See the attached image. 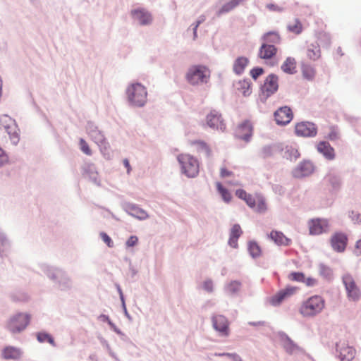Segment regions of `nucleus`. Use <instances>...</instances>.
Listing matches in <instances>:
<instances>
[{
  "mask_svg": "<svg viewBox=\"0 0 361 361\" xmlns=\"http://www.w3.org/2000/svg\"><path fill=\"white\" fill-rule=\"evenodd\" d=\"M325 306V300L321 295H314L301 302L298 312L303 317L312 318L322 313Z\"/></svg>",
  "mask_w": 361,
  "mask_h": 361,
  "instance_id": "f257e3e1",
  "label": "nucleus"
},
{
  "mask_svg": "<svg viewBox=\"0 0 361 361\" xmlns=\"http://www.w3.org/2000/svg\"><path fill=\"white\" fill-rule=\"evenodd\" d=\"M181 172L188 178L197 176L200 171L199 161L189 154H180L177 157Z\"/></svg>",
  "mask_w": 361,
  "mask_h": 361,
  "instance_id": "f03ea898",
  "label": "nucleus"
},
{
  "mask_svg": "<svg viewBox=\"0 0 361 361\" xmlns=\"http://www.w3.org/2000/svg\"><path fill=\"white\" fill-rule=\"evenodd\" d=\"M209 77V68L202 65L190 66L185 75L187 81L192 85L207 82Z\"/></svg>",
  "mask_w": 361,
  "mask_h": 361,
  "instance_id": "7ed1b4c3",
  "label": "nucleus"
},
{
  "mask_svg": "<svg viewBox=\"0 0 361 361\" xmlns=\"http://www.w3.org/2000/svg\"><path fill=\"white\" fill-rule=\"evenodd\" d=\"M129 101L135 106H142L147 102L146 88L140 83L133 84L127 89Z\"/></svg>",
  "mask_w": 361,
  "mask_h": 361,
  "instance_id": "20e7f679",
  "label": "nucleus"
},
{
  "mask_svg": "<svg viewBox=\"0 0 361 361\" xmlns=\"http://www.w3.org/2000/svg\"><path fill=\"white\" fill-rule=\"evenodd\" d=\"M30 320V316L27 314H16L8 320L7 328L13 334L20 333L27 326Z\"/></svg>",
  "mask_w": 361,
  "mask_h": 361,
  "instance_id": "39448f33",
  "label": "nucleus"
},
{
  "mask_svg": "<svg viewBox=\"0 0 361 361\" xmlns=\"http://www.w3.org/2000/svg\"><path fill=\"white\" fill-rule=\"evenodd\" d=\"M0 125L7 132L11 142L17 144L19 141V129L16 121L7 115L0 116Z\"/></svg>",
  "mask_w": 361,
  "mask_h": 361,
  "instance_id": "423d86ee",
  "label": "nucleus"
},
{
  "mask_svg": "<svg viewBox=\"0 0 361 361\" xmlns=\"http://www.w3.org/2000/svg\"><path fill=\"white\" fill-rule=\"evenodd\" d=\"M343 283L345 286L347 297L350 301H357L361 298V290L357 285L353 277L347 274L343 276Z\"/></svg>",
  "mask_w": 361,
  "mask_h": 361,
  "instance_id": "0eeeda50",
  "label": "nucleus"
},
{
  "mask_svg": "<svg viewBox=\"0 0 361 361\" xmlns=\"http://www.w3.org/2000/svg\"><path fill=\"white\" fill-rule=\"evenodd\" d=\"M298 288L296 286H288L285 288L280 290L269 299V303L273 306L281 305L285 300L295 295Z\"/></svg>",
  "mask_w": 361,
  "mask_h": 361,
  "instance_id": "6e6552de",
  "label": "nucleus"
},
{
  "mask_svg": "<svg viewBox=\"0 0 361 361\" xmlns=\"http://www.w3.org/2000/svg\"><path fill=\"white\" fill-rule=\"evenodd\" d=\"M336 351L341 360L351 361L354 359L356 350L350 346L345 340L339 341L336 344Z\"/></svg>",
  "mask_w": 361,
  "mask_h": 361,
  "instance_id": "1a4fd4ad",
  "label": "nucleus"
},
{
  "mask_svg": "<svg viewBox=\"0 0 361 361\" xmlns=\"http://www.w3.org/2000/svg\"><path fill=\"white\" fill-rule=\"evenodd\" d=\"M279 89V77L275 74H269L264 80L261 87L262 94L269 97L274 94Z\"/></svg>",
  "mask_w": 361,
  "mask_h": 361,
  "instance_id": "9d476101",
  "label": "nucleus"
},
{
  "mask_svg": "<svg viewBox=\"0 0 361 361\" xmlns=\"http://www.w3.org/2000/svg\"><path fill=\"white\" fill-rule=\"evenodd\" d=\"M295 133L300 137H314L317 133V128L313 123L302 121L295 124Z\"/></svg>",
  "mask_w": 361,
  "mask_h": 361,
  "instance_id": "9b49d317",
  "label": "nucleus"
},
{
  "mask_svg": "<svg viewBox=\"0 0 361 361\" xmlns=\"http://www.w3.org/2000/svg\"><path fill=\"white\" fill-rule=\"evenodd\" d=\"M206 122L208 126L213 129L224 131L226 128V124L221 114L215 110L207 114Z\"/></svg>",
  "mask_w": 361,
  "mask_h": 361,
  "instance_id": "f8f14e48",
  "label": "nucleus"
},
{
  "mask_svg": "<svg viewBox=\"0 0 361 361\" xmlns=\"http://www.w3.org/2000/svg\"><path fill=\"white\" fill-rule=\"evenodd\" d=\"M310 234L319 235L329 229V221L324 219H313L308 222Z\"/></svg>",
  "mask_w": 361,
  "mask_h": 361,
  "instance_id": "ddd939ff",
  "label": "nucleus"
},
{
  "mask_svg": "<svg viewBox=\"0 0 361 361\" xmlns=\"http://www.w3.org/2000/svg\"><path fill=\"white\" fill-rule=\"evenodd\" d=\"M293 117L290 108L283 106L277 109L274 113L275 121L277 124L285 126L289 123Z\"/></svg>",
  "mask_w": 361,
  "mask_h": 361,
  "instance_id": "4468645a",
  "label": "nucleus"
},
{
  "mask_svg": "<svg viewBox=\"0 0 361 361\" xmlns=\"http://www.w3.org/2000/svg\"><path fill=\"white\" fill-rule=\"evenodd\" d=\"M330 242L332 248L335 251L338 252H342L346 247L348 243V237L345 233H335L332 235Z\"/></svg>",
  "mask_w": 361,
  "mask_h": 361,
  "instance_id": "2eb2a0df",
  "label": "nucleus"
},
{
  "mask_svg": "<svg viewBox=\"0 0 361 361\" xmlns=\"http://www.w3.org/2000/svg\"><path fill=\"white\" fill-rule=\"evenodd\" d=\"M252 124L249 121H245L238 126L235 130V135L239 139L248 141L252 135Z\"/></svg>",
  "mask_w": 361,
  "mask_h": 361,
  "instance_id": "dca6fc26",
  "label": "nucleus"
},
{
  "mask_svg": "<svg viewBox=\"0 0 361 361\" xmlns=\"http://www.w3.org/2000/svg\"><path fill=\"white\" fill-rule=\"evenodd\" d=\"M214 329L224 336L228 335V322L227 319L222 315L214 316L212 319Z\"/></svg>",
  "mask_w": 361,
  "mask_h": 361,
  "instance_id": "f3484780",
  "label": "nucleus"
},
{
  "mask_svg": "<svg viewBox=\"0 0 361 361\" xmlns=\"http://www.w3.org/2000/svg\"><path fill=\"white\" fill-rule=\"evenodd\" d=\"M317 151L323 154V156L328 160H333L335 159L336 154L334 149L331 145L326 141H321L317 145Z\"/></svg>",
  "mask_w": 361,
  "mask_h": 361,
  "instance_id": "a211bd4d",
  "label": "nucleus"
},
{
  "mask_svg": "<svg viewBox=\"0 0 361 361\" xmlns=\"http://www.w3.org/2000/svg\"><path fill=\"white\" fill-rule=\"evenodd\" d=\"M277 52V49L274 44L263 43L259 48L258 56L263 59H270L273 58Z\"/></svg>",
  "mask_w": 361,
  "mask_h": 361,
  "instance_id": "6ab92c4d",
  "label": "nucleus"
},
{
  "mask_svg": "<svg viewBox=\"0 0 361 361\" xmlns=\"http://www.w3.org/2000/svg\"><path fill=\"white\" fill-rule=\"evenodd\" d=\"M131 15L133 18L138 20L141 25L149 24L152 20L150 13L142 8L132 11Z\"/></svg>",
  "mask_w": 361,
  "mask_h": 361,
  "instance_id": "aec40b11",
  "label": "nucleus"
},
{
  "mask_svg": "<svg viewBox=\"0 0 361 361\" xmlns=\"http://www.w3.org/2000/svg\"><path fill=\"white\" fill-rule=\"evenodd\" d=\"M314 171L313 165L310 161H303L300 163L294 171V176L296 178H301L309 176Z\"/></svg>",
  "mask_w": 361,
  "mask_h": 361,
  "instance_id": "412c9836",
  "label": "nucleus"
},
{
  "mask_svg": "<svg viewBox=\"0 0 361 361\" xmlns=\"http://www.w3.org/2000/svg\"><path fill=\"white\" fill-rule=\"evenodd\" d=\"M22 353L20 348L13 346H6L1 351L2 357L5 360H18Z\"/></svg>",
  "mask_w": 361,
  "mask_h": 361,
  "instance_id": "4be33fe9",
  "label": "nucleus"
},
{
  "mask_svg": "<svg viewBox=\"0 0 361 361\" xmlns=\"http://www.w3.org/2000/svg\"><path fill=\"white\" fill-rule=\"evenodd\" d=\"M235 195L238 198L243 200L250 208L255 207V200L257 195H258L257 194L252 195L247 193V192L243 189H238L235 191Z\"/></svg>",
  "mask_w": 361,
  "mask_h": 361,
  "instance_id": "5701e85b",
  "label": "nucleus"
},
{
  "mask_svg": "<svg viewBox=\"0 0 361 361\" xmlns=\"http://www.w3.org/2000/svg\"><path fill=\"white\" fill-rule=\"evenodd\" d=\"M243 231L239 224H234L231 229L228 244L233 248L238 247V239L242 235Z\"/></svg>",
  "mask_w": 361,
  "mask_h": 361,
  "instance_id": "b1692460",
  "label": "nucleus"
},
{
  "mask_svg": "<svg viewBox=\"0 0 361 361\" xmlns=\"http://www.w3.org/2000/svg\"><path fill=\"white\" fill-rule=\"evenodd\" d=\"M235 87L243 96H248L252 92L251 82L249 80H240L235 83Z\"/></svg>",
  "mask_w": 361,
  "mask_h": 361,
  "instance_id": "393cba45",
  "label": "nucleus"
},
{
  "mask_svg": "<svg viewBox=\"0 0 361 361\" xmlns=\"http://www.w3.org/2000/svg\"><path fill=\"white\" fill-rule=\"evenodd\" d=\"M307 57L311 61H316L321 56V50L317 43L308 46L306 51Z\"/></svg>",
  "mask_w": 361,
  "mask_h": 361,
  "instance_id": "a878e982",
  "label": "nucleus"
},
{
  "mask_svg": "<svg viewBox=\"0 0 361 361\" xmlns=\"http://www.w3.org/2000/svg\"><path fill=\"white\" fill-rule=\"evenodd\" d=\"M249 63V60L247 58L244 56H240L236 59V60L234 61L233 69V71L238 74L240 75L242 73H243L245 68L247 66Z\"/></svg>",
  "mask_w": 361,
  "mask_h": 361,
  "instance_id": "bb28decb",
  "label": "nucleus"
},
{
  "mask_svg": "<svg viewBox=\"0 0 361 361\" xmlns=\"http://www.w3.org/2000/svg\"><path fill=\"white\" fill-rule=\"evenodd\" d=\"M191 144L194 147L195 152L198 154H204L207 157H210L211 149L206 142L203 141H194Z\"/></svg>",
  "mask_w": 361,
  "mask_h": 361,
  "instance_id": "cd10ccee",
  "label": "nucleus"
},
{
  "mask_svg": "<svg viewBox=\"0 0 361 361\" xmlns=\"http://www.w3.org/2000/svg\"><path fill=\"white\" fill-rule=\"evenodd\" d=\"M281 70L288 74H293L296 72V61L293 57H288L281 65Z\"/></svg>",
  "mask_w": 361,
  "mask_h": 361,
  "instance_id": "c85d7f7f",
  "label": "nucleus"
},
{
  "mask_svg": "<svg viewBox=\"0 0 361 361\" xmlns=\"http://www.w3.org/2000/svg\"><path fill=\"white\" fill-rule=\"evenodd\" d=\"M270 238L279 245H289L290 240L286 238L283 233L273 231L270 233Z\"/></svg>",
  "mask_w": 361,
  "mask_h": 361,
  "instance_id": "c756f323",
  "label": "nucleus"
},
{
  "mask_svg": "<svg viewBox=\"0 0 361 361\" xmlns=\"http://www.w3.org/2000/svg\"><path fill=\"white\" fill-rule=\"evenodd\" d=\"M216 186L218 192L221 195L224 201L227 203L229 202L232 198V196L229 191L226 188H224L220 182H216Z\"/></svg>",
  "mask_w": 361,
  "mask_h": 361,
  "instance_id": "7c9ffc66",
  "label": "nucleus"
},
{
  "mask_svg": "<svg viewBox=\"0 0 361 361\" xmlns=\"http://www.w3.org/2000/svg\"><path fill=\"white\" fill-rule=\"evenodd\" d=\"M255 212L258 213H263L266 212L267 207L264 198L258 195L255 200V207L252 208Z\"/></svg>",
  "mask_w": 361,
  "mask_h": 361,
  "instance_id": "2f4dec72",
  "label": "nucleus"
},
{
  "mask_svg": "<svg viewBox=\"0 0 361 361\" xmlns=\"http://www.w3.org/2000/svg\"><path fill=\"white\" fill-rule=\"evenodd\" d=\"M302 73L306 79L312 80L316 75V71L312 66L304 64L302 66Z\"/></svg>",
  "mask_w": 361,
  "mask_h": 361,
  "instance_id": "473e14b6",
  "label": "nucleus"
},
{
  "mask_svg": "<svg viewBox=\"0 0 361 361\" xmlns=\"http://www.w3.org/2000/svg\"><path fill=\"white\" fill-rule=\"evenodd\" d=\"M264 43L267 44H278L280 42V36L275 32H269L265 34L263 37Z\"/></svg>",
  "mask_w": 361,
  "mask_h": 361,
  "instance_id": "72a5a7b5",
  "label": "nucleus"
},
{
  "mask_svg": "<svg viewBox=\"0 0 361 361\" xmlns=\"http://www.w3.org/2000/svg\"><path fill=\"white\" fill-rule=\"evenodd\" d=\"M288 29L290 32L298 35L302 31V25L298 19H295L289 23Z\"/></svg>",
  "mask_w": 361,
  "mask_h": 361,
  "instance_id": "f704fd0d",
  "label": "nucleus"
},
{
  "mask_svg": "<svg viewBox=\"0 0 361 361\" xmlns=\"http://www.w3.org/2000/svg\"><path fill=\"white\" fill-rule=\"evenodd\" d=\"M248 250L252 257H257L261 255V248L259 245L254 241H250L248 243Z\"/></svg>",
  "mask_w": 361,
  "mask_h": 361,
  "instance_id": "c9c22d12",
  "label": "nucleus"
},
{
  "mask_svg": "<svg viewBox=\"0 0 361 361\" xmlns=\"http://www.w3.org/2000/svg\"><path fill=\"white\" fill-rule=\"evenodd\" d=\"M90 136L97 145H102L106 144L105 138L100 131L97 130H92L90 133Z\"/></svg>",
  "mask_w": 361,
  "mask_h": 361,
  "instance_id": "e433bc0d",
  "label": "nucleus"
},
{
  "mask_svg": "<svg viewBox=\"0 0 361 361\" xmlns=\"http://www.w3.org/2000/svg\"><path fill=\"white\" fill-rule=\"evenodd\" d=\"M37 340L39 341V342H40V343L48 342L50 344H51L52 345H55L54 341V338H52V336L45 332L38 333L37 335Z\"/></svg>",
  "mask_w": 361,
  "mask_h": 361,
  "instance_id": "4c0bfd02",
  "label": "nucleus"
},
{
  "mask_svg": "<svg viewBox=\"0 0 361 361\" xmlns=\"http://www.w3.org/2000/svg\"><path fill=\"white\" fill-rule=\"evenodd\" d=\"M283 348L289 354L294 353L298 350V346L289 339H287L284 341Z\"/></svg>",
  "mask_w": 361,
  "mask_h": 361,
  "instance_id": "58836bf2",
  "label": "nucleus"
},
{
  "mask_svg": "<svg viewBox=\"0 0 361 361\" xmlns=\"http://www.w3.org/2000/svg\"><path fill=\"white\" fill-rule=\"evenodd\" d=\"M240 289V283L238 281H232L227 286L228 291L232 294L238 293Z\"/></svg>",
  "mask_w": 361,
  "mask_h": 361,
  "instance_id": "ea45409f",
  "label": "nucleus"
},
{
  "mask_svg": "<svg viewBox=\"0 0 361 361\" xmlns=\"http://www.w3.org/2000/svg\"><path fill=\"white\" fill-rule=\"evenodd\" d=\"M288 279L291 281L303 282L305 281V275L301 272H292L289 274Z\"/></svg>",
  "mask_w": 361,
  "mask_h": 361,
  "instance_id": "a19ab883",
  "label": "nucleus"
},
{
  "mask_svg": "<svg viewBox=\"0 0 361 361\" xmlns=\"http://www.w3.org/2000/svg\"><path fill=\"white\" fill-rule=\"evenodd\" d=\"M79 142L81 151L88 156L92 155V151L87 142L84 139L81 138Z\"/></svg>",
  "mask_w": 361,
  "mask_h": 361,
  "instance_id": "79ce46f5",
  "label": "nucleus"
},
{
  "mask_svg": "<svg viewBox=\"0 0 361 361\" xmlns=\"http://www.w3.org/2000/svg\"><path fill=\"white\" fill-rule=\"evenodd\" d=\"M263 73L264 69L259 67L254 68L250 71V75L254 80H257V78Z\"/></svg>",
  "mask_w": 361,
  "mask_h": 361,
  "instance_id": "37998d69",
  "label": "nucleus"
},
{
  "mask_svg": "<svg viewBox=\"0 0 361 361\" xmlns=\"http://www.w3.org/2000/svg\"><path fill=\"white\" fill-rule=\"evenodd\" d=\"M100 237L109 247H114V243H113L111 238L106 233L101 232Z\"/></svg>",
  "mask_w": 361,
  "mask_h": 361,
  "instance_id": "c03bdc74",
  "label": "nucleus"
},
{
  "mask_svg": "<svg viewBox=\"0 0 361 361\" xmlns=\"http://www.w3.org/2000/svg\"><path fill=\"white\" fill-rule=\"evenodd\" d=\"M327 137L332 141L336 140L339 138L338 132L335 127H331L330 132H329Z\"/></svg>",
  "mask_w": 361,
  "mask_h": 361,
  "instance_id": "a18cd8bd",
  "label": "nucleus"
},
{
  "mask_svg": "<svg viewBox=\"0 0 361 361\" xmlns=\"http://www.w3.org/2000/svg\"><path fill=\"white\" fill-rule=\"evenodd\" d=\"M8 162V157L4 150L0 147V167Z\"/></svg>",
  "mask_w": 361,
  "mask_h": 361,
  "instance_id": "49530a36",
  "label": "nucleus"
},
{
  "mask_svg": "<svg viewBox=\"0 0 361 361\" xmlns=\"http://www.w3.org/2000/svg\"><path fill=\"white\" fill-rule=\"evenodd\" d=\"M220 176L221 178L232 177L233 176V172L228 170L226 167H221L220 169Z\"/></svg>",
  "mask_w": 361,
  "mask_h": 361,
  "instance_id": "de8ad7c7",
  "label": "nucleus"
},
{
  "mask_svg": "<svg viewBox=\"0 0 361 361\" xmlns=\"http://www.w3.org/2000/svg\"><path fill=\"white\" fill-rule=\"evenodd\" d=\"M135 216L139 219H146L147 218H148L147 213L142 209H136L135 210Z\"/></svg>",
  "mask_w": 361,
  "mask_h": 361,
  "instance_id": "09e8293b",
  "label": "nucleus"
},
{
  "mask_svg": "<svg viewBox=\"0 0 361 361\" xmlns=\"http://www.w3.org/2000/svg\"><path fill=\"white\" fill-rule=\"evenodd\" d=\"M138 238L135 235L130 236L126 243L127 247H133L137 245Z\"/></svg>",
  "mask_w": 361,
  "mask_h": 361,
  "instance_id": "8fccbe9b",
  "label": "nucleus"
},
{
  "mask_svg": "<svg viewBox=\"0 0 361 361\" xmlns=\"http://www.w3.org/2000/svg\"><path fill=\"white\" fill-rule=\"evenodd\" d=\"M302 283H305L308 286H312L316 284L317 281L314 279L310 277L307 279L305 278V281Z\"/></svg>",
  "mask_w": 361,
  "mask_h": 361,
  "instance_id": "3c124183",
  "label": "nucleus"
},
{
  "mask_svg": "<svg viewBox=\"0 0 361 361\" xmlns=\"http://www.w3.org/2000/svg\"><path fill=\"white\" fill-rule=\"evenodd\" d=\"M204 288L209 291V292H211L212 290V288H213V284H212V281H206L204 283Z\"/></svg>",
  "mask_w": 361,
  "mask_h": 361,
  "instance_id": "603ef678",
  "label": "nucleus"
},
{
  "mask_svg": "<svg viewBox=\"0 0 361 361\" xmlns=\"http://www.w3.org/2000/svg\"><path fill=\"white\" fill-rule=\"evenodd\" d=\"M219 355L228 356L230 357H232L233 361H242V359L240 358V357L236 354L224 353V354H220Z\"/></svg>",
  "mask_w": 361,
  "mask_h": 361,
  "instance_id": "864d4df0",
  "label": "nucleus"
},
{
  "mask_svg": "<svg viewBox=\"0 0 361 361\" xmlns=\"http://www.w3.org/2000/svg\"><path fill=\"white\" fill-rule=\"evenodd\" d=\"M328 180L329 182L332 183L334 187H336L335 185H338L340 183L339 179L334 176H329Z\"/></svg>",
  "mask_w": 361,
  "mask_h": 361,
  "instance_id": "5fc2aeb1",
  "label": "nucleus"
},
{
  "mask_svg": "<svg viewBox=\"0 0 361 361\" xmlns=\"http://www.w3.org/2000/svg\"><path fill=\"white\" fill-rule=\"evenodd\" d=\"M355 253L357 255H361V239L359 240L355 245Z\"/></svg>",
  "mask_w": 361,
  "mask_h": 361,
  "instance_id": "6e6d98bb",
  "label": "nucleus"
},
{
  "mask_svg": "<svg viewBox=\"0 0 361 361\" xmlns=\"http://www.w3.org/2000/svg\"><path fill=\"white\" fill-rule=\"evenodd\" d=\"M123 165L125 166V167L127 169V172L128 173H129L130 172V170H131V168H130V163H129V161L127 159H125L123 161Z\"/></svg>",
  "mask_w": 361,
  "mask_h": 361,
  "instance_id": "4d7b16f0",
  "label": "nucleus"
},
{
  "mask_svg": "<svg viewBox=\"0 0 361 361\" xmlns=\"http://www.w3.org/2000/svg\"><path fill=\"white\" fill-rule=\"evenodd\" d=\"M267 8L271 11H281V8H280L278 6H276L274 4H268Z\"/></svg>",
  "mask_w": 361,
  "mask_h": 361,
  "instance_id": "13d9d810",
  "label": "nucleus"
},
{
  "mask_svg": "<svg viewBox=\"0 0 361 361\" xmlns=\"http://www.w3.org/2000/svg\"><path fill=\"white\" fill-rule=\"evenodd\" d=\"M200 21H197V24L195 25V27H194V36L196 37L197 36V27L199 26V25L200 24Z\"/></svg>",
  "mask_w": 361,
  "mask_h": 361,
  "instance_id": "bf43d9fd",
  "label": "nucleus"
},
{
  "mask_svg": "<svg viewBox=\"0 0 361 361\" xmlns=\"http://www.w3.org/2000/svg\"><path fill=\"white\" fill-rule=\"evenodd\" d=\"M293 151H294V156L295 158L298 157L300 154L297 149H293Z\"/></svg>",
  "mask_w": 361,
  "mask_h": 361,
  "instance_id": "052dcab7",
  "label": "nucleus"
}]
</instances>
